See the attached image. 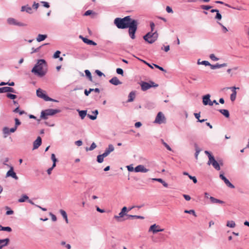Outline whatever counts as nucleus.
<instances>
[{"instance_id":"18","label":"nucleus","mask_w":249,"mask_h":249,"mask_svg":"<svg viewBox=\"0 0 249 249\" xmlns=\"http://www.w3.org/2000/svg\"><path fill=\"white\" fill-rule=\"evenodd\" d=\"M232 90V93L231 95L230 98L231 101H234L236 97V89H239V88H236L235 87H232L231 88H230Z\"/></svg>"},{"instance_id":"42","label":"nucleus","mask_w":249,"mask_h":249,"mask_svg":"<svg viewBox=\"0 0 249 249\" xmlns=\"http://www.w3.org/2000/svg\"><path fill=\"white\" fill-rule=\"evenodd\" d=\"M5 209L8 210V211H7V212H6V215H11V214H13L14 213V211L10 210V208L8 206H6L5 207Z\"/></svg>"},{"instance_id":"17","label":"nucleus","mask_w":249,"mask_h":249,"mask_svg":"<svg viewBox=\"0 0 249 249\" xmlns=\"http://www.w3.org/2000/svg\"><path fill=\"white\" fill-rule=\"evenodd\" d=\"M114 150V147L113 145L111 144L108 145V146L107 148L106 149L103 154L107 157L111 152L113 151Z\"/></svg>"},{"instance_id":"12","label":"nucleus","mask_w":249,"mask_h":249,"mask_svg":"<svg viewBox=\"0 0 249 249\" xmlns=\"http://www.w3.org/2000/svg\"><path fill=\"white\" fill-rule=\"evenodd\" d=\"M149 171L148 169H146L143 165H139L135 168V172L138 173H146Z\"/></svg>"},{"instance_id":"31","label":"nucleus","mask_w":249,"mask_h":249,"mask_svg":"<svg viewBox=\"0 0 249 249\" xmlns=\"http://www.w3.org/2000/svg\"><path fill=\"white\" fill-rule=\"evenodd\" d=\"M126 215L127 216V219L138 218V219H143L144 218V217L142 216H139V215H130V214H127Z\"/></svg>"},{"instance_id":"56","label":"nucleus","mask_w":249,"mask_h":249,"mask_svg":"<svg viewBox=\"0 0 249 249\" xmlns=\"http://www.w3.org/2000/svg\"><path fill=\"white\" fill-rule=\"evenodd\" d=\"M93 90V89H89V90L85 89L84 91L85 94L88 96L89 93Z\"/></svg>"},{"instance_id":"40","label":"nucleus","mask_w":249,"mask_h":249,"mask_svg":"<svg viewBox=\"0 0 249 249\" xmlns=\"http://www.w3.org/2000/svg\"><path fill=\"white\" fill-rule=\"evenodd\" d=\"M226 185L230 188L233 189L235 188L234 186L231 183L230 181L228 179L226 182H225Z\"/></svg>"},{"instance_id":"61","label":"nucleus","mask_w":249,"mask_h":249,"mask_svg":"<svg viewBox=\"0 0 249 249\" xmlns=\"http://www.w3.org/2000/svg\"><path fill=\"white\" fill-rule=\"evenodd\" d=\"M116 72L118 74H121L122 75H123V73H124V71H123V69H122L121 68H117L116 69Z\"/></svg>"},{"instance_id":"49","label":"nucleus","mask_w":249,"mask_h":249,"mask_svg":"<svg viewBox=\"0 0 249 249\" xmlns=\"http://www.w3.org/2000/svg\"><path fill=\"white\" fill-rule=\"evenodd\" d=\"M195 147H196L195 157L196 159H197V156H198L200 150V149H199L198 148L196 144L195 145Z\"/></svg>"},{"instance_id":"45","label":"nucleus","mask_w":249,"mask_h":249,"mask_svg":"<svg viewBox=\"0 0 249 249\" xmlns=\"http://www.w3.org/2000/svg\"><path fill=\"white\" fill-rule=\"evenodd\" d=\"M126 168L129 172H135V168H133L132 164L127 165Z\"/></svg>"},{"instance_id":"57","label":"nucleus","mask_w":249,"mask_h":249,"mask_svg":"<svg viewBox=\"0 0 249 249\" xmlns=\"http://www.w3.org/2000/svg\"><path fill=\"white\" fill-rule=\"evenodd\" d=\"M15 127H18V125H19L21 124V122L19 121V120L18 118L15 119Z\"/></svg>"},{"instance_id":"23","label":"nucleus","mask_w":249,"mask_h":249,"mask_svg":"<svg viewBox=\"0 0 249 249\" xmlns=\"http://www.w3.org/2000/svg\"><path fill=\"white\" fill-rule=\"evenodd\" d=\"M21 11H26L27 13L29 14L32 13V9L31 7H29L28 6V5L22 6L21 8Z\"/></svg>"},{"instance_id":"37","label":"nucleus","mask_w":249,"mask_h":249,"mask_svg":"<svg viewBox=\"0 0 249 249\" xmlns=\"http://www.w3.org/2000/svg\"><path fill=\"white\" fill-rule=\"evenodd\" d=\"M6 96L7 98H8L10 99H13V100H14L15 99H16L17 98V95L10 93H8L6 94Z\"/></svg>"},{"instance_id":"2","label":"nucleus","mask_w":249,"mask_h":249,"mask_svg":"<svg viewBox=\"0 0 249 249\" xmlns=\"http://www.w3.org/2000/svg\"><path fill=\"white\" fill-rule=\"evenodd\" d=\"M35 75L39 76H44L47 71V65L44 59H39L31 71Z\"/></svg>"},{"instance_id":"64","label":"nucleus","mask_w":249,"mask_h":249,"mask_svg":"<svg viewBox=\"0 0 249 249\" xmlns=\"http://www.w3.org/2000/svg\"><path fill=\"white\" fill-rule=\"evenodd\" d=\"M88 117L92 120H94L97 118V116L96 115H91L90 114H88Z\"/></svg>"},{"instance_id":"54","label":"nucleus","mask_w":249,"mask_h":249,"mask_svg":"<svg viewBox=\"0 0 249 249\" xmlns=\"http://www.w3.org/2000/svg\"><path fill=\"white\" fill-rule=\"evenodd\" d=\"M198 64H202L205 66H209L210 65V63L207 61H202L201 62H198Z\"/></svg>"},{"instance_id":"1","label":"nucleus","mask_w":249,"mask_h":249,"mask_svg":"<svg viewBox=\"0 0 249 249\" xmlns=\"http://www.w3.org/2000/svg\"><path fill=\"white\" fill-rule=\"evenodd\" d=\"M114 24L119 29H126L128 28V33L130 38L132 39L135 38V33L137 30L138 21L132 19L130 16H126L124 18H116Z\"/></svg>"},{"instance_id":"19","label":"nucleus","mask_w":249,"mask_h":249,"mask_svg":"<svg viewBox=\"0 0 249 249\" xmlns=\"http://www.w3.org/2000/svg\"><path fill=\"white\" fill-rule=\"evenodd\" d=\"M79 37L82 39V40L83 41V42L84 43H85L88 45H92L95 46L97 44L94 41H93L91 40H89L87 38L84 37L82 36H80Z\"/></svg>"},{"instance_id":"35","label":"nucleus","mask_w":249,"mask_h":249,"mask_svg":"<svg viewBox=\"0 0 249 249\" xmlns=\"http://www.w3.org/2000/svg\"><path fill=\"white\" fill-rule=\"evenodd\" d=\"M51 159H52V160L53 161V167H55V166H56V162L57 161V159L55 158V156L54 154H52L51 155Z\"/></svg>"},{"instance_id":"41","label":"nucleus","mask_w":249,"mask_h":249,"mask_svg":"<svg viewBox=\"0 0 249 249\" xmlns=\"http://www.w3.org/2000/svg\"><path fill=\"white\" fill-rule=\"evenodd\" d=\"M61 245L62 246H65L67 249H71V246L69 244H66V243L65 241H62L61 242Z\"/></svg>"},{"instance_id":"44","label":"nucleus","mask_w":249,"mask_h":249,"mask_svg":"<svg viewBox=\"0 0 249 249\" xmlns=\"http://www.w3.org/2000/svg\"><path fill=\"white\" fill-rule=\"evenodd\" d=\"M201 8L204 10H208L212 8V6L210 5H201Z\"/></svg>"},{"instance_id":"15","label":"nucleus","mask_w":249,"mask_h":249,"mask_svg":"<svg viewBox=\"0 0 249 249\" xmlns=\"http://www.w3.org/2000/svg\"><path fill=\"white\" fill-rule=\"evenodd\" d=\"M158 225H157L156 224L150 226L149 231H152L153 233H156L159 231H164L163 229H158V230H156V228L159 227Z\"/></svg>"},{"instance_id":"13","label":"nucleus","mask_w":249,"mask_h":249,"mask_svg":"<svg viewBox=\"0 0 249 249\" xmlns=\"http://www.w3.org/2000/svg\"><path fill=\"white\" fill-rule=\"evenodd\" d=\"M16 93V90L12 88L9 87H4L0 88V93L5 92Z\"/></svg>"},{"instance_id":"11","label":"nucleus","mask_w":249,"mask_h":249,"mask_svg":"<svg viewBox=\"0 0 249 249\" xmlns=\"http://www.w3.org/2000/svg\"><path fill=\"white\" fill-rule=\"evenodd\" d=\"M10 170L6 173V177H11L12 178L16 180L18 179V177L17 176L16 173L14 171V168L12 166H10Z\"/></svg>"},{"instance_id":"4","label":"nucleus","mask_w":249,"mask_h":249,"mask_svg":"<svg viewBox=\"0 0 249 249\" xmlns=\"http://www.w3.org/2000/svg\"><path fill=\"white\" fill-rule=\"evenodd\" d=\"M59 112L60 110L58 109H47L41 111L40 117L44 120H46L48 119V116H53Z\"/></svg>"},{"instance_id":"29","label":"nucleus","mask_w":249,"mask_h":249,"mask_svg":"<svg viewBox=\"0 0 249 249\" xmlns=\"http://www.w3.org/2000/svg\"><path fill=\"white\" fill-rule=\"evenodd\" d=\"M152 180H155V181H158V182L161 183L163 185V186H164L165 187H168V184L161 178H152Z\"/></svg>"},{"instance_id":"16","label":"nucleus","mask_w":249,"mask_h":249,"mask_svg":"<svg viewBox=\"0 0 249 249\" xmlns=\"http://www.w3.org/2000/svg\"><path fill=\"white\" fill-rule=\"evenodd\" d=\"M42 140L40 137H38L33 143V149H36L41 144Z\"/></svg>"},{"instance_id":"63","label":"nucleus","mask_w":249,"mask_h":249,"mask_svg":"<svg viewBox=\"0 0 249 249\" xmlns=\"http://www.w3.org/2000/svg\"><path fill=\"white\" fill-rule=\"evenodd\" d=\"M166 10L169 13H172L173 12L172 8L168 6L166 7Z\"/></svg>"},{"instance_id":"28","label":"nucleus","mask_w":249,"mask_h":249,"mask_svg":"<svg viewBox=\"0 0 249 249\" xmlns=\"http://www.w3.org/2000/svg\"><path fill=\"white\" fill-rule=\"evenodd\" d=\"M77 111L79 112V116L81 119H84L87 115V110H80L77 109Z\"/></svg>"},{"instance_id":"62","label":"nucleus","mask_w":249,"mask_h":249,"mask_svg":"<svg viewBox=\"0 0 249 249\" xmlns=\"http://www.w3.org/2000/svg\"><path fill=\"white\" fill-rule=\"evenodd\" d=\"M41 46H39V47H38L36 49H35L34 48H32V51L31 52V53L38 52L39 51L40 49L41 48Z\"/></svg>"},{"instance_id":"55","label":"nucleus","mask_w":249,"mask_h":249,"mask_svg":"<svg viewBox=\"0 0 249 249\" xmlns=\"http://www.w3.org/2000/svg\"><path fill=\"white\" fill-rule=\"evenodd\" d=\"M188 177L190 179H192L194 183H196L197 182V179L194 176H192L191 175H188Z\"/></svg>"},{"instance_id":"26","label":"nucleus","mask_w":249,"mask_h":249,"mask_svg":"<svg viewBox=\"0 0 249 249\" xmlns=\"http://www.w3.org/2000/svg\"><path fill=\"white\" fill-rule=\"evenodd\" d=\"M47 37V36L46 35L39 34L36 37V40L38 42H41L44 40Z\"/></svg>"},{"instance_id":"5","label":"nucleus","mask_w":249,"mask_h":249,"mask_svg":"<svg viewBox=\"0 0 249 249\" xmlns=\"http://www.w3.org/2000/svg\"><path fill=\"white\" fill-rule=\"evenodd\" d=\"M142 90L143 91H145L151 87H157L158 86V84H156L154 82L152 81H150L149 83H147L146 82H142L141 84Z\"/></svg>"},{"instance_id":"60","label":"nucleus","mask_w":249,"mask_h":249,"mask_svg":"<svg viewBox=\"0 0 249 249\" xmlns=\"http://www.w3.org/2000/svg\"><path fill=\"white\" fill-rule=\"evenodd\" d=\"M220 178L224 181V183L226 182L228 179L224 176L223 174H220L219 175Z\"/></svg>"},{"instance_id":"9","label":"nucleus","mask_w":249,"mask_h":249,"mask_svg":"<svg viewBox=\"0 0 249 249\" xmlns=\"http://www.w3.org/2000/svg\"><path fill=\"white\" fill-rule=\"evenodd\" d=\"M127 211V208L126 207H124L122 210L121 212L119 213V215H115L114 218L116 219L118 221H122L121 218L123 217L124 215H126L125 212Z\"/></svg>"},{"instance_id":"46","label":"nucleus","mask_w":249,"mask_h":249,"mask_svg":"<svg viewBox=\"0 0 249 249\" xmlns=\"http://www.w3.org/2000/svg\"><path fill=\"white\" fill-rule=\"evenodd\" d=\"M218 23L219 24V25H220L221 26L223 33H227L228 32V29H227V28L225 26H224L220 22H218Z\"/></svg>"},{"instance_id":"8","label":"nucleus","mask_w":249,"mask_h":249,"mask_svg":"<svg viewBox=\"0 0 249 249\" xmlns=\"http://www.w3.org/2000/svg\"><path fill=\"white\" fill-rule=\"evenodd\" d=\"M7 22L9 25H14L18 26H26L27 25L26 24L19 22L15 18H8L7 19Z\"/></svg>"},{"instance_id":"33","label":"nucleus","mask_w":249,"mask_h":249,"mask_svg":"<svg viewBox=\"0 0 249 249\" xmlns=\"http://www.w3.org/2000/svg\"><path fill=\"white\" fill-rule=\"evenodd\" d=\"M29 199V197L26 195H23L22 196L18 199L19 202H23Z\"/></svg>"},{"instance_id":"53","label":"nucleus","mask_w":249,"mask_h":249,"mask_svg":"<svg viewBox=\"0 0 249 249\" xmlns=\"http://www.w3.org/2000/svg\"><path fill=\"white\" fill-rule=\"evenodd\" d=\"M205 153L208 156L209 160L212 159L214 157L208 151H205Z\"/></svg>"},{"instance_id":"34","label":"nucleus","mask_w":249,"mask_h":249,"mask_svg":"<svg viewBox=\"0 0 249 249\" xmlns=\"http://www.w3.org/2000/svg\"><path fill=\"white\" fill-rule=\"evenodd\" d=\"M13 112L15 113H18L20 115H22L25 113L24 110H19L18 106V107L13 110Z\"/></svg>"},{"instance_id":"3","label":"nucleus","mask_w":249,"mask_h":249,"mask_svg":"<svg viewBox=\"0 0 249 249\" xmlns=\"http://www.w3.org/2000/svg\"><path fill=\"white\" fill-rule=\"evenodd\" d=\"M158 34L156 31L154 33L149 32L143 36V39L150 44L154 43L158 38Z\"/></svg>"},{"instance_id":"27","label":"nucleus","mask_w":249,"mask_h":249,"mask_svg":"<svg viewBox=\"0 0 249 249\" xmlns=\"http://www.w3.org/2000/svg\"><path fill=\"white\" fill-rule=\"evenodd\" d=\"M219 111L226 118H229L230 117V113L228 110L225 109H219Z\"/></svg>"},{"instance_id":"48","label":"nucleus","mask_w":249,"mask_h":249,"mask_svg":"<svg viewBox=\"0 0 249 249\" xmlns=\"http://www.w3.org/2000/svg\"><path fill=\"white\" fill-rule=\"evenodd\" d=\"M3 133L4 134L8 135L10 133L9 128L7 127H4L3 128Z\"/></svg>"},{"instance_id":"50","label":"nucleus","mask_w":249,"mask_h":249,"mask_svg":"<svg viewBox=\"0 0 249 249\" xmlns=\"http://www.w3.org/2000/svg\"><path fill=\"white\" fill-rule=\"evenodd\" d=\"M60 53H61V52L59 51H56L55 53L53 54V57L54 58H59Z\"/></svg>"},{"instance_id":"47","label":"nucleus","mask_w":249,"mask_h":249,"mask_svg":"<svg viewBox=\"0 0 249 249\" xmlns=\"http://www.w3.org/2000/svg\"><path fill=\"white\" fill-rule=\"evenodd\" d=\"M59 212H60V213H61V214L62 215V216H63V217L64 218V219L66 218V217H68L67 214L64 210H60Z\"/></svg>"},{"instance_id":"39","label":"nucleus","mask_w":249,"mask_h":249,"mask_svg":"<svg viewBox=\"0 0 249 249\" xmlns=\"http://www.w3.org/2000/svg\"><path fill=\"white\" fill-rule=\"evenodd\" d=\"M184 213H186L192 214L195 217L196 216V213L194 210H185Z\"/></svg>"},{"instance_id":"51","label":"nucleus","mask_w":249,"mask_h":249,"mask_svg":"<svg viewBox=\"0 0 249 249\" xmlns=\"http://www.w3.org/2000/svg\"><path fill=\"white\" fill-rule=\"evenodd\" d=\"M210 58L213 61H217L219 60V58L216 57L214 54H211Z\"/></svg>"},{"instance_id":"32","label":"nucleus","mask_w":249,"mask_h":249,"mask_svg":"<svg viewBox=\"0 0 249 249\" xmlns=\"http://www.w3.org/2000/svg\"><path fill=\"white\" fill-rule=\"evenodd\" d=\"M236 226L235 223L234 221L231 220V221H228L227 223V226L229 227L230 228H234Z\"/></svg>"},{"instance_id":"30","label":"nucleus","mask_w":249,"mask_h":249,"mask_svg":"<svg viewBox=\"0 0 249 249\" xmlns=\"http://www.w3.org/2000/svg\"><path fill=\"white\" fill-rule=\"evenodd\" d=\"M106 157L103 154L98 155L97 157V161L98 163H102L104 161V158Z\"/></svg>"},{"instance_id":"43","label":"nucleus","mask_w":249,"mask_h":249,"mask_svg":"<svg viewBox=\"0 0 249 249\" xmlns=\"http://www.w3.org/2000/svg\"><path fill=\"white\" fill-rule=\"evenodd\" d=\"M96 147V144L94 143V142H93L90 146L88 149L87 148V150H89V151H92L93 150V149H94Z\"/></svg>"},{"instance_id":"59","label":"nucleus","mask_w":249,"mask_h":249,"mask_svg":"<svg viewBox=\"0 0 249 249\" xmlns=\"http://www.w3.org/2000/svg\"><path fill=\"white\" fill-rule=\"evenodd\" d=\"M220 178L224 181V183L226 182L228 179L224 176L223 174H220L219 175Z\"/></svg>"},{"instance_id":"22","label":"nucleus","mask_w":249,"mask_h":249,"mask_svg":"<svg viewBox=\"0 0 249 249\" xmlns=\"http://www.w3.org/2000/svg\"><path fill=\"white\" fill-rule=\"evenodd\" d=\"M9 238H5L4 239H0V249L3 247L6 246L9 242Z\"/></svg>"},{"instance_id":"10","label":"nucleus","mask_w":249,"mask_h":249,"mask_svg":"<svg viewBox=\"0 0 249 249\" xmlns=\"http://www.w3.org/2000/svg\"><path fill=\"white\" fill-rule=\"evenodd\" d=\"M210 97L211 95L209 94H206L203 96L202 98V102L204 105H209L212 106V103H211V101L210 100Z\"/></svg>"},{"instance_id":"14","label":"nucleus","mask_w":249,"mask_h":249,"mask_svg":"<svg viewBox=\"0 0 249 249\" xmlns=\"http://www.w3.org/2000/svg\"><path fill=\"white\" fill-rule=\"evenodd\" d=\"M208 164L209 165L212 164L213 167L217 170H219L220 169V167L218 163L215 160L214 157L212 159L209 160Z\"/></svg>"},{"instance_id":"7","label":"nucleus","mask_w":249,"mask_h":249,"mask_svg":"<svg viewBox=\"0 0 249 249\" xmlns=\"http://www.w3.org/2000/svg\"><path fill=\"white\" fill-rule=\"evenodd\" d=\"M36 94L37 96L40 98L43 99L45 101H54L53 99L51 98L48 97L47 95H46L43 91L39 89L36 90Z\"/></svg>"},{"instance_id":"24","label":"nucleus","mask_w":249,"mask_h":249,"mask_svg":"<svg viewBox=\"0 0 249 249\" xmlns=\"http://www.w3.org/2000/svg\"><path fill=\"white\" fill-rule=\"evenodd\" d=\"M209 199L211 200V202L213 204L219 203L222 204L224 203V202L223 201L215 198L213 196H210L209 197Z\"/></svg>"},{"instance_id":"36","label":"nucleus","mask_w":249,"mask_h":249,"mask_svg":"<svg viewBox=\"0 0 249 249\" xmlns=\"http://www.w3.org/2000/svg\"><path fill=\"white\" fill-rule=\"evenodd\" d=\"M85 72L86 74V75L89 78V80L91 81H92V76L90 72L88 70H86L85 71Z\"/></svg>"},{"instance_id":"58","label":"nucleus","mask_w":249,"mask_h":249,"mask_svg":"<svg viewBox=\"0 0 249 249\" xmlns=\"http://www.w3.org/2000/svg\"><path fill=\"white\" fill-rule=\"evenodd\" d=\"M2 231L10 232L12 231V229L9 227H2Z\"/></svg>"},{"instance_id":"20","label":"nucleus","mask_w":249,"mask_h":249,"mask_svg":"<svg viewBox=\"0 0 249 249\" xmlns=\"http://www.w3.org/2000/svg\"><path fill=\"white\" fill-rule=\"evenodd\" d=\"M109 82L110 83L115 86H117L122 84V82L118 79L117 77L115 76L110 79Z\"/></svg>"},{"instance_id":"52","label":"nucleus","mask_w":249,"mask_h":249,"mask_svg":"<svg viewBox=\"0 0 249 249\" xmlns=\"http://www.w3.org/2000/svg\"><path fill=\"white\" fill-rule=\"evenodd\" d=\"M222 18V16L219 13V11H218V13H216V15L215 17V19H217L218 20H220Z\"/></svg>"},{"instance_id":"21","label":"nucleus","mask_w":249,"mask_h":249,"mask_svg":"<svg viewBox=\"0 0 249 249\" xmlns=\"http://www.w3.org/2000/svg\"><path fill=\"white\" fill-rule=\"evenodd\" d=\"M209 66L210 67L211 69L214 70L216 69H219V68H221L222 67H226V66H227V64L223 63L222 64H219L217 63L215 65H212L210 64V65H209Z\"/></svg>"},{"instance_id":"25","label":"nucleus","mask_w":249,"mask_h":249,"mask_svg":"<svg viewBox=\"0 0 249 249\" xmlns=\"http://www.w3.org/2000/svg\"><path fill=\"white\" fill-rule=\"evenodd\" d=\"M135 98V93L134 91H131L130 92L128 95V99L127 100L128 102H132Z\"/></svg>"},{"instance_id":"38","label":"nucleus","mask_w":249,"mask_h":249,"mask_svg":"<svg viewBox=\"0 0 249 249\" xmlns=\"http://www.w3.org/2000/svg\"><path fill=\"white\" fill-rule=\"evenodd\" d=\"M161 142L163 144V145L167 148V150H168L169 151H172L171 148L170 147V146L167 143H166L163 141V140L161 139Z\"/></svg>"},{"instance_id":"6","label":"nucleus","mask_w":249,"mask_h":249,"mask_svg":"<svg viewBox=\"0 0 249 249\" xmlns=\"http://www.w3.org/2000/svg\"><path fill=\"white\" fill-rule=\"evenodd\" d=\"M166 122V119L164 115V114L161 112H159L154 122V123L161 124L162 123H165Z\"/></svg>"}]
</instances>
